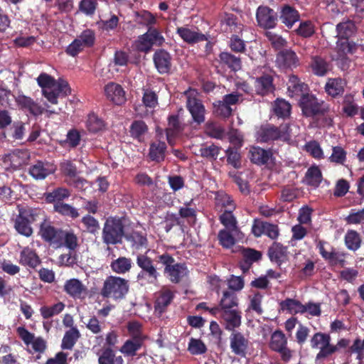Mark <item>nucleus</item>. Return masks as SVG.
Wrapping results in <instances>:
<instances>
[{
  "mask_svg": "<svg viewBox=\"0 0 364 364\" xmlns=\"http://www.w3.org/2000/svg\"><path fill=\"white\" fill-rule=\"evenodd\" d=\"M155 262H158L156 257L154 259L151 258L147 252L136 255V264L140 269L136 275V280L141 286L158 284L161 274Z\"/></svg>",
  "mask_w": 364,
  "mask_h": 364,
  "instance_id": "obj_1",
  "label": "nucleus"
},
{
  "mask_svg": "<svg viewBox=\"0 0 364 364\" xmlns=\"http://www.w3.org/2000/svg\"><path fill=\"white\" fill-rule=\"evenodd\" d=\"M43 214V211L38 208L29 207L19 208L18 214L14 220L15 230L23 236L31 237L33 233L31 224L42 220Z\"/></svg>",
  "mask_w": 364,
  "mask_h": 364,
  "instance_id": "obj_2",
  "label": "nucleus"
},
{
  "mask_svg": "<svg viewBox=\"0 0 364 364\" xmlns=\"http://www.w3.org/2000/svg\"><path fill=\"white\" fill-rule=\"evenodd\" d=\"M124 224L119 217H109L106 219L102 232V239L107 246L122 244L124 238ZM107 250H110L108 247Z\"/></svg>",
  "mask_w": 364,
  "mask_h": 364,
  "instance_id": "obj_3",
  "label": "nucleus"
},
{
  "mask_svg": "<svg viewBox=\"0 0 364 364\" xmlns=\"http://www.w3.org/2000/svg\"><path fill=\"white\" fill-rule=\"evenodd\" d=\"M302 114L315 119L325 116L330 111V106L313 94H303L299 101Z\"/></svg>",
  "mask_w": 364,
  "mask_h": 364,
  "instance_id": "obj_4",
  "label": "nucleus"
},
{
  "mask_svg": "<svg viewBox=\"0 0 364 364\" xmlns=\"http://www.w3.org/2000/svg\"><path fill=\"white\" fill-rule=\"evenodd\" d=\"M156 261L164 267V274L173 284H178L188 274L186 265L184 263L176 262L173 256L168 252L157 255Z\"/></svg>",
  "mask_w": 364,
  "mask_h": 364,
  "instance_id": "obj_5",
  "label": "nucleus"
},
{
  "mask_svg": "<svg viewBox=\"0 0 364 364\" xmlns=\"http://www.w3.org/2000/svg\"><path fill=\"white\" fill-rule=\"evenodd\" d=\"M129 289V281L117 276H108L104 281L100 290L103 298H112L120 300L125 297Z\"/></svg>",
  "mask_w": 364,
  "mask_h": 364,
  "instance_id": "obj_6",
  "label": "nucleus"
},
{
  "mask_svg": "<svg viewBox=\"0 0 364 364\" xmlns=\"http://www.w3.org/2000/svg\"><path fill=\"white\" fill-rule=\"evenodd\" d=\"M258 136L262 142H270L280 140L289 142L291 139L290 125L289 123L282 124L279 127L267 124L260 127L258 131Z\"/></svg>",
  "mask_w": 364,
  "mask_h": 364,
  "instance_id": "obj_7",
  "label": "nucleus"
},
{
  "mask_svg": "<svg viewBox=\"0 0 364 364\" xmlns=\"http://www.w3.org/2000/svg\"><path fill=\"white\" fill-rule=\"evenodd\" d=\"M274 75V71L271 69L258 71L257 76L252 77L255 95L265 97L273 94L276 90Z\"/></svg>",
  "mask_w": 364,
  "mask_h": 364,
  "instance_id": "obj_8",
  "label": "nucleus"
},
{
  "mask_svg": "<svg viewBox=\"0 0 364 364\" xmlns=\"http://www.w3.org/2000/svg\"><path fill=\"white\" fill-rule=\"evenodd\" d=\"M165 38L161 32L156 28L149 27L147 31L139 36L135 41L136 49L142 53H149L154 46H161Z\"/></svg>",
  "mask_w": 364,
  "mask_h": 364,
  "instance_id": "obj_9",
  "label": "nucleus"
},
{
  "mask_svg": "<svg viewBox=\"0 0 364 364\" xmlns=\"http://www.w3.org/2000/svg\"><path fill=\"white\" fill-rule=\"evenodd\" d=\"M63 234V230L53 226L52 222L48 220L43 215L38 231L41 239L55 249L60 248Z\"/></svg>",
  "mask_w": 364,
  "mask_h": 364,
  "instance_id": "obj_10",
  "label": "nucleus"
},
{
  "mask_svg": "<svg viewBox=\"0 0 364 364\" xmlns=\"http://www.w3.org/2000/svg\"><path fill=\"white\" fill-rule=\"evenodd\" d=\"M184 95L186 97V108L193 122L201 124L205 122L206 110L201 100L197 97V92L190 88L184 92Z\"/></svg>",
  "mask_w": 364,
  "mask_h": 364,
  "instance_id": "obj_11",
  "label": "nucleus"
},
{
  "mask_svg": "<svg viewBox=\"0 0 364 364\" xmlns=\"http://www.w3.org/2000/svg\"><path fill=\"white\" fill-rule=\"evenodd\" d=\"M256 20L260 28L272 29L277 24L278 14L267 6H259L256 12Z\"/></svg>",
  "mask_w": 364,
  "mask_h": 364,
  "instance_id": "obj_12",
  "label": "nucleus"
},
{
  "mask_svg": "<svg viewBox=\"0 0 364 364\" xmlns=\"http://www.w3.org/2000/svg\"><path fill=\"white\" fill-rule=\"evenodd\" d=\"M153 61L159 74H169L171 72L173 58L166 50L164 48L156 50L153 55Z\"/></svg>",
  "mask_w": 364,
  "mask_h": 364,
  "instance_id": "obj_13",
  "label": "nucleus"
},
{
  "mask_svg": "<svg viewBox=\"0 0 364 364\" xmlns=\"http://www.w3.org/2000/svg\"><path fill=\"white\" fill-rule=\"evenodd\" d=\"M252 232L257 237L265 235L272 240H276L279 235V228L276 224L255 220Z\"/></svg>",
  "mask_w": 364,
  "mask_h": 364,
  "instance_id": "obj_14",
  "label": "nucleus"
},
{
  "mask_svg": "<svg viewBox=\"0 0 364 364\" xmlns=\"http://www.w3.org/2000/svg\"><path fill=\"white\" fill-rule=\"evenodd\" d=\"M230 346L235 355L244 358L248 350L249 341L242 333L233 331L230 336Z\"/></svg>",
  "mask_w": 364,
  "mask_h": 364,
  "instance_id": "obj_15",
  "label": "nucleus"
},
{
  "mask_svg": "<svg viewBox=\"0 0 364 364\" xmlns=\"http://www.w3.org/2000/svg\"><path fill=\"white\" fill-rule=\"evenodd\" d=\"M26 156L25 151L16 149L2 156V164L6 170H16L25 163Z\"/></svg>",
  "mask_w": 364,
  "mask_h": 364,
  "instance_id": "obj_16",
  "label": "nucleus"
},
{
  "mask_svg": "<svg viewBox=\"0 0 364 364\" xmlns=\"http://www.w3.org/2000/svg\"><path fill=\"white\" fill-rule=\"evenodd\" d=\"M277 65L281 68H293L299 65L296 53L291 49H283L276 55Z\"/></svg>",
  "mask_w": 364,
  "mask_h": 364,
  "instance_id": "obj_17",
  "label": "nucleus"
},
{
  "mask_svg": "<svg viewBox=\"0 0 364 364\" xmlns=\"http://www.w3.org/2000/svg\"><path fill=\"white\" fill-rule=\"evenodd\" d=\"M105 92L107 98L117 105L125 103L127 98L122 87L114 82H109L105 87Z\"/></svg>",
  "mask_w": 364,
  "mask_h": 364,
  "instance_id": "obj_18",
  "label": "nucleus"
},
{
  "mask_svg": "<svg viewBox=\"0 0 364 364\" xmlns=\"http://www.w3.org/2000/svg\"><path fill=\"white\" fill-rule=\"evenodd\" d=\"M15 102L21 109L27 110L33 116L41 115L44 112V108L40 106L32 98L24 95H18L15 97Z\"/></svg>",
  "mask_w": 364,
  "mask_h": 364,
  "instance_id": "obj_19",
  "label": "nucleus"
},
{
  "mask_svg": "<svg viewBox=\"0 0 364 364\" xmlns=\"http://www.w3.org/2000/svg\"><path fill=\"white\" fill-rule=\"evenodd\" d=\"M221 318L224 321L225 328L233 331L242 324V312L238 309L225 311L222 312Z\"/></svg>",
  "mask_w": 364,
  "mask_h": 364,
  "instance_id": "obj_20",
  "label": "nucleus"
},
{
  "mask_svg": "<svg viewBox=\"0 0 364 364\" xmlns=\"http://www.w3.org/2000/svg\"><path fill=\"white\" fill-rule=\"evenodd\" d=\"M268 256L271 262L280 267L288 260V248L279 242H274L268 249Z\"/></svg>",
  "mask_w": 364,
  "mask_h": 364,
  "instance_id": "obj_21",
  "label": "nucleus"
},
{
  "mask_svg": "<svg viewBox=\"0 0 364 364\" xmlns=\"http://www.w3.org/2000/svg\"><path fill=\"white\" fill-rule=\"evenodd\" d=\"M222 29L225 32L242 34L244 25L239 22L238 18L233 14L225 13L220 19Z\"/></svg>",
  "mask_w": 364,
  "mask_h": 364,
  "instance_id": "obj_22",
  "label": "nucleus"
},
{
  "mask_svg": "<svg viewBox=\"0 0 364 364\" xmlns=\"http://www.w3.org/2000/svg\"><path fill=\"white\" fill-rule=\"evenodd\" d=\"M55 170L56 168L53 165L48 162L44 163L41 161H38L30 167L29 173L36 180H43L53 173Z\"/></svg>",
  "mask_w": 364,
  "mask_h": 364,
  "instance_id": "obj_23",
  "label": "nucleus"
},
{
  "mask_svg": "<svg viewBox=\"0 0 364 364\" xmlns=\"http://www.w3.org/2000/svg\"><path fill=\"white\" fill-rule=\"evenodd\" d=\"M41 263V259L36 250L24 247L20 252L19 264L32 269L36 268Z\"/></svg>",
  "mask_w": 364,
  "mask_h": 364,
  "instance_id": "obj_24",
  "label": "nucleus"
},
{
  "mask_svg": "<svg viewBox=\"0 0 364 364\" xmlns=\"http://www.w3.org/2000/svg\"><path fill=\"white\" fill-rule=\"evenodd\" d=\"M176 33L188 44H195L200 41H208V37L200 32L191 30L186 27H178Z\"/></svg>",
  "mask_w": 364,
  "mask_h": 364,
  "instance_id": "obj_25",
  "label": "nucleus"
},
{
  "mask_svg": "<svg viewBox=\"0 0 364 364\" xmlns=\"http://www.w3.org/2000/svg\"><path fill=\"white\" fill-rule=\"evenodd\" d=\"M279 18L282 23L291 28L296 22L299 21L300 15L294 7L286 4L281 8Z\"/></svg>",
  "mask_w": 364,
  "mask_h": 364,
  "instance_id": "obj_26",
  "label": "nucleus"
},
{
  "mask_svg": "<svg viewBox=\"0 0 364 364\" xmlns=\"http://www.w3.org/2000/svg\"><path fill=\"white\" fill-rule=\"evenodd\" d=\"M310 68L315 75L323 77L331 70V65L323 58L314 55L311 58Z\"/></svg>",
  "mask_w": 364,
  "mask_h": 364,
  "instance_id": "obj_27",
  "label": "nucleus"
},
{
  "mask_svg": "<svg viewBox=\"0 0 364 364\" xmlns=\"http://www.w3.org/2000/svg\"><path fill=\"white\" fill-rule=\"evenodd\" d=\"M124 238L135 250L146 248L148 246L146 235L141 232L133 230L131 232L125 233Z\"/></svg>",
  "mask_w": 364,
  "mask_h": 364,
  "instance_id": "obj_28",
  "label": "nucleus"
},
{
  "mask_svg": "<svg viewBox=\"0 0 364 364\" xmlns=\"http://www.w3.org/2000/svg\"><path fill=\"white\" fill-rule=\"evenodd\" d=\"M220 63L227 66L230 70L237 72L242 68V60L240 56L228 51L219 54Z\"/></svg>",
  "mask_w": 364,
  "mask_h": 364,
  "instance_id": "obj_29",
  "label": "nucleus"
},
{
  "mask_svg": "<svg viewBox=\"0 0 364 364\" xmlns=\"http://www.w3.org/2000/svg\"><path fill=\"white\" fill-rule=\"evenodd\" d=\"M174 298L173 292L168 289H162L158 294L155 301L154 307L155 310L160 313L164 312L167 306L170 305Z\"/></svg>",
  "mask_w": 364,
  "mask_h": 364,
  "instance_id": "obj_30",
  "label": "nucleus"
},
{
  "mask_svg": "<svg viewBox=\"0 0 364 364\" xmlns=\"http://www.w3.org/2000/svg\"><path fill=\"white\" fill-rule=\"evenodd\" d=\"M215 205L220 211L234 210L236 205L232 197L223 191H218L215 195Z\"/></svg>",
  "mask_w": 364,
  "mask_h": 364,
  "instance_id": "obj_31",
  "label": "nucleus"
},
{
  "mask_svg": "<svg viewBox=\"0 0 364 364\" xmlns=\"http://www.w3.org/2000/svg\"><path fill=\"white\" fill-rule=\"evenodd\" d=\"M250 154L251 162L257 165L267 164L272 156L270 150H266L259 146L252 147L250 151Z\"/></svg>",
  "mask_w": 364,
  "mask_h": 364,
  "instance_id": "obj_32",
  "label": "nucleus"
},
{
  "mask_svg": "<svg viewBox=\"0 0 364 364\" xmlns=\"http://www.w3.org/2000/svg\"><path fill=\"white\" fill-rule=\"evenodd\" d=\"M71 195L69 189L63 187H58L52 190L50 192L45 193V199L47 203H63L65 199L68 198Z\"/></svg>",
  "mask_w": 364,
  "mask_h": 364,
  "instance_id": "obj_33",
  "label": "nucleus"
},
{
  "mask_svg": "<svg viewBox=\"0 0 364 364\" xmlns=\"http://www.w3.org/2000/svg\"><path fill=\"white\" fill-rule=\"evenodd\" d=\"M144 341V339L129 338L120 347L119 351L125 357L133 358L136 355V352L141 348Z\"/></svg>",
  "mask_w": 364,
  "mask_h": 364,
  "instance_id": "obj_34",
  "label": "nucleus"
},
{
  "mask_svg": "<svg viewBox=\"0 0 364 364\" xmlns=\"http://www.w3.org/2000/svg\"><path fill=\"white\" fill-rule=\"evenodd\" d=\"M346 82L340 77L329 78L325 85L326 92L332 97L343 95Z\"/></svg>",
  "mask_w": 364,
  "mask_h": 364,
  "instance_id": "obj_35",
  "label": "nucleus"
},
{
  "mask_svg": "<svg viewBox=\"0 0 364 364\" xmlns=\"http://www.w3.org/2000/svg\"><path fill=\"white\" fill-rule=\"evenodd\" d=\"M287 92L291 97L294 96H301L304 94V92L307 88V85L301 82V80L294 75H291L289 77L287 83Z\"/></svg>",
  "mask_w": 364,
  "mask_h": 364,
  "instance_id": "obj_36",
  "label": "nucleus"
},
{
  "mask_svg": "<svg viewBox=\"0 0 364 364\" xmlns=\"http://www.w3.org/2000/svg\"><path fill=\"white\" fill-rule=\"evenodd\" d=\"M336 30L339 38L346 41L348 47V52L352 53L351 48L350 47L348 40L355 31V23L351 21L340 23L337 25Z\"/></svg>",
  "mask_w": 364,
  "mask_h": 364,
  "instance_id": "obj_37",
  "label": "nucleus"
},
{
  "mask_svg": "<svg viewBox=\"0 0 364 364\" xmlns=\"http://www.w3.org/2000/svg\"><path fill=\"white\" fill-rule=\"evenodd\" d=\"M222 312L237 309L238 299L234 291H224L219 302Z\"/></svg>",
  "mask_w": 364,
  "mask_h": 364,
  "instance_id": "obj_38",
  "label": "nucleus"
},
{
  "mask_svg": "<svg viewBox=\"0 0 364 364\" xmlns=\"http://www.w3.org/2000/svg\"><path fill=\"white\" fill-rule=\"evenodd\" d=\"M166 144L164 141L153 142L150 144L149 156L151 161L161 162L165 159Z\"/></svg>",
  "mask_w": 364,
  "mask_h": 364,
  "instance_id": "obj_39",
  "label": "nucleus"
},
{
  "mask_svg": "<svg viewBox=\"0 0 364 364\" xmlns=\"http://www.w3.org/2000/svg\"><path fill=\"white\" fill-rule=\"evenodd\" d=\"M132 267L131 258L126 257H119L112 261L110 264L111 269L119 274H124L129 272Z\"/></svg>",
  "mask_w": 364,
  "mask_h": 364,
  "instance_id": "obj_40",
  "label": "nucleus"
},
{
  "mask_svg": "<svg viewBox=\"0 0 364 364\" xmlns=\"http://www.w3.org/2000/svg\"><path fill=\"white\" fill-rule=\"evenodd\" d=\"M281 310L287 311L288 313L295 315L303 314L304 304L299 300L287 298L279 303Z\"/></svg>",
  "mask_w": 364,
  "mask_h": 364,
  "instance_id": "obj_41",
  "label": "nucleus"
},
{
  "mask_svg": "<svg viewBox=\"0 0 364 364\" xmlns=\"http://www.w3.org/2000/svg\"><path fill=\"white\" fill-rule=\"evenodd\" d=\"M181 131V123L178 115H170L168 118V127L166 135L168 142L171 144L172 139Z\"/></svg>",
  "mask_w": 364,
  "mask_h": 364,
  "instance_id": "obj_42",
  "label": "nucleus"
},
{
  "mask_svg": "<svg viewBox=\"0 0 364 364\" xmlns=\"http://www.w3.org/2000/svg\"><path fill=\"white\" fill-rule=\"evenodd\" d=\"M85 290L84 285L77 279H68L64 285V291L73 298L79 297Z\"/></svg>",
  "mask_w": 364,
  "mask_h": 364,
  "instance_id": "obj_43",
  "label": "nucleus"
},
{
  "mask_svg": "<svg viewBox=\"0 0 364 364\" xmlns=\"http://www.w3.org/2000/svg\"><path fill=\"white\" fill-rule=\"evenodd\" d=\"M148 132V126L142 120H134L130 126V135L132 138L142 141L144 139V135Z\"/></svg>",
  "mask_w": 364,
  "mask_h": 364,
  "instance_id": "obj_44",
  "label": "nucleus"
},
{
  "mask_svg": "<svg viewBox=\"0 0 364 364\" xmlns=\"http://www.w3.org/2000/svg\"><path fill=\"white\" fill-rule=\"evenodd\" d=\"M53 210L59 215L65 218H70L73 220L76 219L80 215L77 209H76L73 205L64 202L55 204L53 205Z\"/></svg>",
  "mask_w": 364,
  "mask_h": 364,
  "instance_id": "obj_45",
  "label": "nucleus"
},
{
  "mask_svg": "<svg viewBox=\"0 0 364 364\" xmlns=\"http://www.w3.org/2000/svg\"><path fill=\"white\" fill-rule=\"evenodd\" d=\"M99 364H123L124 360L121 355L116 356L110 348H105L99 356Z\"/></svg>",
  "mask_w": 364,
  "mask_h": 364,
  "instance_id": "obj_46",
  "label": "nucleus"
},
{
  "mask_svg": "<svg viewBox=\"0 0 364 364\" xmlns=\"http://www.w3.org/2000/svg\"><path fill=\"white\" fill-rule=\"evenodd\" d=\"M291 105L284 100L277 99L274 102V112L279 118L286 119L289 117L291 114Z\"/></svg>",
  "mask_w": 364,
  "mask_h": 364,
  "instance_id": "obj_47",
  "label": "nucleus"
},
{
  "mask_svg": "<svg viewBox=\"0 0 364 364\" xmlns=\"http://www.w3.org/2000/svg\"><path fill=\"white\" fill-rule=\"evenodd\" d=\"M306 184L314 187H318L322 181V173L318 166H313L308 168L305 174Z\"/></svg>",
  "mask_w": 364,
  "mask_h": 364,
  "instance_id": "obj_48",
  "label": "nucleus"
},
{
  "mask_svg": "<svg viewBox=\"0 0 364 364\" xmlns=\"http://www.w3.org/2000/svg\"><path fill=\"white\" fill-rule=\"evenodd\" d=\"M80 333L77 328H71L67 331L62 340L61 348L63 349L71 350L80 338Z\"/></svg>",
  "mask_w": 364,
  "mask_h": 364,
  "instance_id": "obj_49",
  "label": "nucleus"
},
{
  "mask_svg": "<svg viewBox=\"0 0 364 364\" xmlns=\"http://www.w3.org/2000/svg\"><path fill=\"white\" fill-rule=\"evenodd\" d=\"M234 210H224L223 213L219 217V220L225 227V230L231 232H237L238 230L237 221L233 215Z\"/></svg>",
  "mask_w": 364,
  "mask_h": 364,
  "instance_id": "obj_50",
  "label": "nucleus"
},
{
  "mask_svg": "<svg viewBox=\"0 0 364 364\" xmlns=\"http://www.w3.org/2000/svg\"><path fill=\"white\" fill-rule=\"evenodd\" d=\"M136 21L138 24L149 27H153L156 23V16L150 11L142 10L135 13Z\"/></svg>",
  "mask_w": 364,
  "mask_h": 364,
  "instance_id": "obj_51",
  "label": "nucleus"
},
{
  "mask_svg": "<svg viewBox=\"0 0 364 364\" xmlns=\"http://www.w3.org/2000/svg\"><path fill=\"white\" fill-rule=\"evenodd\" d=\"M287 345V340L284 333L279 330L275 331L271 336L269 348L274 351H280Z\"/></svg>",
  "mask_w": 364,
  "mask_h": 364,
  "instance_id": "obj_52",
  "label": "nucleus"
},
{
  "mask_svg": "<svg viewBox=\"0 0 364 364\" xmlns=\"http://www.w3.org/2000/svg\"><path fill=\"white\" fill-rule=\"evenodd\" d=\"M205 133L211 138L223 139L225 136V130L223 126L216 122H208L205 124Z\"/></svg>",
  "mask_w": 364,
  "mask_h": 364,
  "instance_id": "obj_53",
  "label": "nucleus"
},
{
  "mask_svg": "<svg viewBox=\"0 0 364 364\" xmlns=\"http://www.w3.org/2000/svg\"><path fill=\"white\" fill-rule=\"evenodd\" d=\"M221 149V146H216L214 144H212L209 146L202 145L199 150V152L200 155L203 158H205L209 161H215L218 159Z\"/></svg>",
  "mask_w": 364,
  "mask_h": 364,
  "instance_id": "obj_54",
  "label": "nucleus"
},
{
  "mask_svg": "<svg viewBox=\"0 0 364 364\" xmlns=\"http://www.w3.org/2000/svg\"><path fill=\"white\" fill-rule=\"evenodd\" d=\"M105 125L104 121L95 113L88 115L86 127L90 132L97 133L104 129Z\"/></svg>",
  "mask_w": 364,
  "mask_h": 364,
  "instance_id": "obj_55",
  "label": "nucleus"
},
{
  "mask_svg": "<svg viewBox=\"0 0 364 364\" xmlns=\"http://www.w3.org/2000/svg\"><path fill=\"white\" fill-rule=\"evenodd\" d=\"M65 308V304L59 301L51 306H43L40 309L41 315L44 319H48L61 313Z\"/></svg>",
  "mask_w": 364,
  "mask_h": 364,
  "instance_id": "obj_56",
  "label": "nucleus"
},
{
  "mask_svg": "<svg viewBox=\"0 0 364 364\" xmlns=\"http://www.w3.org/2000/svg\"><path fill=\"white\" fill-rule=\"evenodd\" d=\"M78 246V238L73 230H63L61 247H65L70 250H75Z\"/></svg>",
  "mask_w": 364,
  "mask_h": 364,
  "instance_id": "obj_57",
  "label": "nucleus"
},
{
  "mask_svg": "<svg viewBox=\"0 0 364 364\" xmlns=\"http://www.w3.org/2000/svg\"><path fill=\"white\" fill-rule=\"evenodd\" d=\"M227 163L235 168L241 167V155L237 148L228 147L225 150Z\"/></svg>",
  "mask_w": 364,
  "mask_h": 364,
  "instance_id": "obj_58",
  "label": "nucleus"
},
{
  "mask_svg": "<svg viewBox=\"0 0 364 364\" xmlns=\"http://www.w3.org/2000/svg\"><path fill=\"white\" fill-rule=\"evenodd\" d=\"M345 243L346 247L355 251L360 247L361 239L360 235L355 230H349L345 236Z\"/></svg>",
  "mask_w": 364,
  "mask_h": 364,
  "instance_id": "obj_59",
  "label": "nucleus"
},
{
  "mask_svg": "<svg viewBox=\"0 0 364 364\" xmlns=\"http://www.w3.org/2000/svg\"><path fill=\"white\" fill-rule=\"evenodd\" d=\"M17 357L11 353V348L8 345L0 347V364H16Z\"/></svg>",
  "mask_w": 364,
  "mask_h": 364,
  "instance_id": "obj_60",
  "label": "nucleus"
},
{
  "mask_svg": "<svg viewBox=\"0 0 364 364\" xmlns=\"http://www.w3.org/2000/svg\"><path fill=\"white\" fill-rule=\"evenodd\" d=\"M240 35L238 33L232 34L228 42V46L231 50L236 53H243L246 51L245 42Z\"/></svg>",
  "mask_w": 364,
  "mask_h": 364,
  "instance_id": "obj_61",
  "label": "nucleus"
},
{
  "mask_svg": "<svg viewBox=\"0 0 364 364\" xmlns=\"http://www.w3.org/2000/svg\"><path fill=\"white\" fill-rule=\"evenodd\" d=\"M345 256L344 253L336 251L333 247L330 246V251L325 260L328 261L331 265L338 264L343 267L346 264Z\"/></svg>",
  "mask_w": 364,
  "mask_h": 364,
  "instance_id": "obj_62",
  "label": "nucleus"
},
{
  "mask_svg": "<svg viewBox=\"0 0 364 364\" xmlns=\"http://www.w3.org/2000/svg\"><path fill=\"white\" fill-rule=\"evenodd\" d=\"M188 350L191 355H202L206 353L207 347L200 339L191 338L188 342Z\"/></svg>",
  "mask_w": 364,
  "mask_h": 364,
  "instance_id": "obj_63",
  "label": "nucleus"
},
{
  "mask_svg": "<svg viewBox=\"0 0 364 364\" xmlns=\"http://www.w3.org/2000/svg\"><path fill=\"white\" fill-rule=\"evenodd\" d=\"M77 38L85 48H92L96 40L95 33L93 30L87 28Z\"/></svg>",
  "mask_w": 364,
  "mask_h": 364,
  "instance_id": "obj_64",
  "label": "nucleus"
}]
</instances>
